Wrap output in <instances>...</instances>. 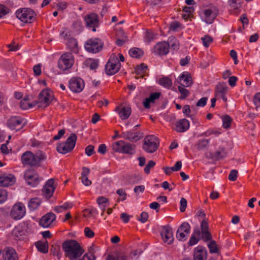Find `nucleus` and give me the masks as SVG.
<instances>
[{
    "instance_id": "nucleus-1",
    "label": "nucleus",
    "mask_w": 260,
    "mask_h": 260,
    "mask_svg": "<svg viewBox=\"0 0 260 260\" xmlns=\"http://www.w3.org/2000/svg\"><path fill=\"white\" fill-rule=\"evenodd\" d=\"M62 246L65 256L70 260H84L83 257L78 258L83 253L84 250L77 241L67 240L63 243Z\"/></svg>"
},
{
    "instance_id": "nucleus-2",
    "label": "nucleus",
    "mask_w": 260,
    "mask_h": 260,
    "mask_svg": "<svg viewBox=\"0 0 260 260\" xmlns=\"http://www.w3.org/2000/svg\"><path fill=\"white\" fill-rule=\"evenodd\" d=\"M74 61L75 58L72 53L65 52L58 59V68L62 71H68L73 67Z\"/></svg>"
},
{
    "instance_id": "nucleus-3",
    "label": "nucleus",
    "mask_w": 260,
    "mask_h": 260,
    "mask_svg": "<svg viewBox=\"0 0 260 260\" xmlns=\"http://www.w3.org/2000/svg\"><path fill=\"white\" fill-rule=\"evenodd\" d=\"M77 137L76 134H71L66 141L59 143L57 146V151L62 154L71 152L75 147Z\"/></svg>"
},
{
    "instance_id": "nucleus-4",
    "label": "nucleus",
    "mask_w": 260,
    "mask_h": 260,
    "mask_svg": "<svg viewBox=\"0 0 260 260\" xmlns=\"http://www.w3.org/2000/svg\"><path fill=\"white\" fill-rule=\"evenodd\" d=\"M16 16L22 22L30 23L35 20L36 14L31 9L23 8L16 11Z\"/></svg>"
},
{
    "instance_id": "nucleus-5",
    "label": "nucleus",
    "mask_w": 260,
    "mask_h": 260,
    "mask_svg": "<svg viewBox=\"0 0 260 260\" xmlns=\"http://www.w3.org/2000/svg\"><path fill=\"white\" fill-rule=\"evenodd\" d=\"M121 63L117 56L115 54H112L106 64V73L108 75H113L119 71Z\"/></svg>"
},
{
    "instance_id": "nucleus-6",
    "label": "nucleus",
    "mask_w": 260,
    "mask_h": 260,
    "mask_svg": "<svg viewBox=\"0 0 260 260\" xmlns=\"http://www.w3.org/2000/svg\"><path fill=\"white\" fill-rule=\"evenodd\" d=\"M158 139L155 136L149 135L146 136L144 141L143 148L147 153H153L158 148Z\"/></svg>"
},
{
    "instance_id": "nucleus-7",
    "label": "nucleus",
    "mask_w": 260,
    "mask_h": 260,
    "mask_svg": "<svg viewBox=\"0 0 260 260\" xmlns=\"http://www.w3.org/2000/svg\"><path fill=\"white\" fill-rule=\"evenodd\" d=\"M53 98V94L51 90L48 89L43 90L38 96V106L43 108L47 107L51 102Z\"/></svg>"
},
{
    "instance_id": "nucleus-8",
    "label": "nucleus",
    "mask_w": 260,
    "mask_h": 260,
    "mask_svg": "<svg viewBox=\"0 0 260 260\" xmlns=\"http://www.w3.org/2000/svg\"><path fill=\"white\" fill-rule=\"evenodd\" d=\"M26 213V209L24 205L18 202L14 204L10 212V215L15 220H19L22 218Z\"/></svg>"
},
{
    "instance_id": "nucleus-9",
    "label": "nucleus",
    "mask_w": 260,
    "mask_h": 260,
    "mask_svg": "<svg viewBox=\"0 0 260 260\" xmlns=\"http://www.w3.org/2000/svg\"><path fill=\"white\" fill-rule=\"evenodd\" d=\"M85 49L89 52L97 53L102 48L101 40L98 38H92L88 40L84 45Z\"/></svg>"
},
{
    "instance_id": "nucleus-10",
    "label": "nucleus",
    "mask_w": 260,
    "mask_h": 260,
    "mask_svg": "<svg viewBox=\"0 0 260 260\" xmlns=\"http://www.w3.org/2000/svg\"><path fill=\"white\" fill-rule=\"evenodd\" d=\"M86 26L91 29L93 31H96V27L99 25V16L95 13H90L84 17Z\"/></svg>"
},
{
    "instance_id": "nucleus-11",
    "label": "nucleus",
    "mask_w": 260,
    "mask_h": 260,
    "mask_svg": "<svg viewBox=\"0 0 260 260\" xmlns=\"http://www.w3.org/2000/svg\"><path fill=\"white\" fill-rule=\"evenodd\" d=\"M26 124V120L20 116L11 117L8 121L7 124L11 129L18 131L22 128Z\"/></svg>"
},
{
    "instance_id": "nucleus-12",
    "label": "nucleus",
    "mask_w": 260,
    "mask_h": 260,
    "mask_svg": "<svg viewBox=\"0 0 260 260\" xmlns=\"http://www.w3.org/2000/svg\"><path fill=\"white\" fill-rule=\"evenodd\" d=\"M24 179L27 184L32 187L38 185L41 180L38 174L32 170H29L25 172Z\"/></svg>"
},
{
    "instance_id": "nucleus-13",
    "label": "nucleus",
    "mask_w": 260,
    "mask_h": 260,
    "mask_svg": "<svg viewBox=\"0 0 260 260\" xmlns=\"http://www.w3.org/2000/svg\"><path fill=\"white\" fill-rule=\"evenodd\" d=\"M69 87L74 92H80L84 87V82L80 78H72L69 81Z\"/></svg>"
},
{
    "instance_id": "nucleus-14",
    "label": "nucleus",
    "mask_w": 260,
    "mask_h": 260,
    "mask_svg": "<svg viewBox=\"0 0 260 260\" xmlns=\"http://www.w3.org/2000/svg\"><path fill=\"white\" fill-rule=\"evenodd\" d=\"M218 12L215 8L206 9L203 11L202 19L208 24H212L214 19L217 16Z\"/></svg>"
},
{
    "instance_id": "nucleus-15",
    "label": "nucleus",
    "mask_w": 260,
    "mask_h": 260,
    "mask_svg": "<svg viewBox=\"0 0 260 260\" xmlns=\"http://www.w3.org/2000/svg\"><path fill=\"white\" fill-rule=\"evenodd\" d=\"M190 231V226L187 222L182 223L178 228L176 238L179 241H185Z\"/></svg>"
},
{
    "instance_id": "nucleus-16",
    "label": "nucleus",
    "mask_w": 260,
    "mask_h": 260,
    "mask_svg": "<svg viewBox=\"0 0 260 260\" xmlns=\"http://www.w3.org/2000/svg\"><path fill=\"white\" fill-rule=\"evenodd\" d=\"M16 180V177L13 174L4 173L0 174V186H12L15 183Z\"/></svg>"
},
{
    "instance_id": "nucleus-17",
    "label": "nucleus",
    "mask_w": 260,
    "mask_h": 260,
    "mask_svg": "<svg viewBox=\"0 0 260 260\" xmlns=\"http://www.w3.org/2000/svg\"><path fill=\"white\" fill-rule=\"evenodd\" d=\"M54 183L53 179H49L45 183L42 189L43 196L47 199H50L54 192L55 187L54 185Z\"/></svg>"
},
{
    "instance_id": "nucleus-18",
    "label": "nucleus",
    "mask_w": 260,
    "mask_h": 260,
    "mask_svg": "<svg viewBox=\"0 0 260 260\" xmlns=\"http://www.w3.org/2000/svg\"><path fill=\"white\" fill-rule=\"evenodd\" d=\"M55 219V214L52 212H49L41 218L40 221V224L44 228H49L53 224Z\"/></svg>"
},
{
    "instance_id": "nucleus-19",
    "label": "nucleus",
    "mask_w": 260,
    "mask_h": 260,
    "mask_svg": "<svg viewBox=\"0 0 260 260\" xmlns=\"http://www.w3.org/2000/svg\"><path fill=\"white\" fill-rule=\"evenodd\" d=\"M115 111L118 113L122 120L127 119L132 113L131 108L129 105H119L116 107Z\"/></svg>"
},
{
    "instance_id": "nucleus-20",
    "label": "nucleus",
    "mask_w": 260,
    "mask_h": 260,
    "mask_svg": "<svg viewBox=\"0 0 260 260\" xmlns=\"http://www.w3.org/2000/svg\"><path fill=\"white\" fill-rule=\"evenodd\" d=\"M21 161L23 164L30 166H37L35 160V154L30 151L24 152L21 156Z\"/></svg>"
},
{
    "instance_id": "nucleus-21",
    "label": "nucleus",
    "mask_w": 260,
    "mask_h": 260,
    "mask_svg": "<svg viewBox=\"0 0 260 260\" xmlns=\"http://www.w3.org/2000/svg\"><path fill=\"white\" fill-rule=\"evenodd\" d=\"M169 44L166 42H161L154 46V52L159 55H165L169 52Z\"/></svg>"
},
{
    "instance_id": "nucleus-22",
    "label": "nucleus",
    "mask_w": 260,
    "mask_h": 260,
    "mask_svg": "<svg viewBox=\"0 0 260 260\" xmlns=\"http://www.w3.org/2000/svg\"><path fill=\"white\" fill-rule=\"evenodd\" d=\"M161 236L165 242L171 244L174 240L172 229L169 226L163 227L161 232Z\"/></svg>"
},
{
    "instance_id": "nucleus-23",
    "label": "nucleus",
    "mask_w": 260,
    "mask_h": 260,
    "mask_svg": "<svg viewBox=\"0 0 260 260\" xmlns=\"http://www.w3.org/2000/svg\"><path fill=\"white\" fill-rule=\"evenodd\" d=\"M189 126V121L185 118H183L176 122L174 129L177 132L183 133L187 131Z\"/></svg>"
},
{
    "instance_id": "nucleus-24",
    "label": "nucleus",
    "mask_w": 260,
    "mask_h": 260,
    "mask_svg": "<svg viewBox=\"0 0 260 260\" xmlns=\"http://www.w3.org/2000/svg\"><path fill=\"white\" fill-rule=\"evenodd\" d=\"M207 251L205 247L198 246L194 248L193 252V260H206Z\"/></svg>"
},
{
    "instance_id": "nucleus-25",
    "label": "nucleus",
    "mask_w": 260,
    "mask_h": 260,
    "mask_svg": "<svg viewBox=\"0 0 260 260\" xmlns=\"http://www.w3.org/2000/svg\"><path fill=\"white\" fill-rule=\"evenodd\" d=\"M4 260H18L17 253L14 249L6 247L3 251Z\"/></svg>"
},
{
    "instance_id": "nucleus-26",
    "label": "nucleus",
    "mask_w": 260,
    "mask_h": 260,
    "mask_svg": "<svg viewBox=\"0 0 260 260\" xmlns=\"http://www.w3.org/2000/svg\"><path fill=\"white\" fill-rule=\"evenodd\" d=\"M180 86L188 87L192 84L191 77L187 72H183L178 78Z\"/></svg>"
},
{
    "instance_id": "nucleus-27",
    "label": "nucleus",
    "mask_w": 260,
    "mask_h": 260,
    "mask_svg": "<svg viewBox=\"0 0 260 260\" xmlns=\"http://www.w3.org/2000/svg\"><path fill=\"white\" fill-rule=\"evenodd\" d=\"M121 137L131 142H137L141 138V134L139 132H132L131 131L123 132L121 133Z\"/></svg>"
},
{
    "instance_id": "nucleus-28",
    "label": "nucleus",
    "mask_w": 260,
    "mask_h": 260,
    "mask_svg": "<svg viewBox=\"0 0 260 260\" xmlns=\"http://www.w3.org/2000/svg\"><path fill=\"white\" fill-rule=\"evenodd\" d=\"M64 43L66 45L67 49L72 52V53L75 54L78 53V44L77 40L75 38L72 37Z\"/></svg>"
},
{
    "instance_id": "nucleus-29",
    "label": "nucleus",
    "mask_w": 260,
    "mask_h": 260,
    "mask_svg": "<svg viewBox=\"0 0 260 260\" xmlns=\"http://www.w3.org/2000/svg\"><path fill=\"white\" fill-rule=\"evenodd\" d=\"M105 260H132V256L124 253H119L116 256L112 254H108Z\"/></svg>"
},
{
    "instance_id": "nucleus-30",
    "label": "nucleus",
    "mask_w": 260,
    "mask_h": 260,
    "mask_svg": "<svg viewBox=\"0 0 260 260\" xmlns=\"http://www.w3.org/2000/svg\"><path fill=\"white\" fill-rule=\"evenodd\" d=\"M42 203L41 200L39 198L31 199L28 203V207L29 210L35 211L37 209Z\"/></svg>"
},
{
    "instance_id": "nucleus-31",
    "label": "nucleus",
    "mask_w": 260,
    "mask_h": 260,
    "mask_svg": "<svg viewBox=\"0 0 260 260\" xmlns=\"http://www.w3.org/2000/svg\"><path fill=\"white\" fill-rule=\"evenodd\" d=\"M157 83L160 86L169 89L172 86V81L168 77H162L157 80Z\"/></svg>"
},
{
    "instance_id": "nucleus-32",
    "label": "nucleus",
    "mask_w": 260,
    "mask_h": 260,
    "mask_svg": "<svg viewBox=\"0 0 260 260\" xmlns=\"http://www.w3.org/2000/svg\"><path fill=\"white\" fill-rule=\"evenodd\" d=\"M59 37L63 40L64 43H66V41L72 38L71 35V31L66 27H62L59 32Z\"/></svg>"
},
{
    "instance_id": "nucleus-33",
    "label": "nucleus",
    "mask_w": 260,
    "mask_h": 260,
    "mask_svg": "<svg viewBox=\"0 0 260 260\" xmlns=\"http://www.w3.org/2000/svg\"><path fill=\"white\" fill-rule=\"evenodd\" d=\"M201 233L199 230H195L192 234L188 242L190 246H193L196 244L200 239Z\"/></svg>"
},
{
    "instance_id": "nucleus-34",
    "label": "nucleus",
    "mask_w": 260,
    "mask_h": 260,
    "mask_svg": "<svg viewBox=\"0 0 260 260\" xmlns=\"http://www.w3.org/2000/svg\"><path fill=\"white\" fill-rule=\"evenodd\" d=\"M25 231L22 225H19L15 227L12 231V235L19 239L25 235Z\"/></svg>"
},
{
    "instance_id": "nucleus-35",
    "label": "nucleus",
    "mask_w": 260,
    "mask_h": 260,
    "mask_svg": "<svg viewBox=\"0 0 260 260\" xmlns=\"http://www.w3.org/2000/svg\"><path fill=\"white\" fill-rule=\"evenodd\" d=\"M135 145L125 142L121 153L133 154L135 153Z\"/></svg>"
},
{
    "instance_id": "nucleus-36",
    "label": "nucleus",
    "mask_w": 260,
    "mask_h": 260,
    "mask_svg": "<svg viewBox=\"0 0 260 260\" xmlns=\"http://www.w3.org/2000/svg\"><path fill=\"white\" fill-rule=\"evenodd\" d=\"M128 53L131 57L136 58H139L144 54L143 50L138 48L130 49Z\"/></svg>"
},
{
    "instance_id": "nucleus-37",
    "label": "nucleus",
    "mask_w": 260,
    "mask_h": 260,
    "mask_svg": "<svg viewBox=\"0 0 260 260\" xmlns=\"http://www.w3.org/2000/svg\"><path fill=\"white\" fill-rule=\"evenodd\" d=\"M35 246L38 250L43 253H47L48 252V245L47 243L39 241L35 243Z\"/></svg>"
},
{
    "instance_id": "nucleus-38",
    "label": "nucleus",
    "mask_w": 260,
    "mask_h": 260,
    "mask_svg": "<svg viewBox=\"0 0 260 260\" xmlns=\"http://www.w3.org/2000/svg\"><path fill=\"white\" fill-rule=\"evenodd\" d=\"M226 155L227 152L225 149L223 147H219L218 150L214 153L213 157L217 160H219L225 157Z\"/></svg>"
},
{
    "instance_id": "nucleus-39",
    "label": "nucleus",
    "mask_w": 260,
    "mask_h": 260,
    "mask_svg": "<svg viewBox=\"0 0 260 260\" xmlns=\"http://www.w3.org/2000/svg\"><path fill=\"white\" fill-rule=\"evenodd\" d=\"M125 142L123 140L114 142L112 145L113 150L118 153H122Z\"/></svg>"
},
{
    "instance_id": "nucleus-40",
    "label": "nucleus",
    "mask_w": 260,
    "mask_h": 260,
    "mask_svg": "<svg viewBox=\"0 0 260 260\" xmlns=\"http://www.w3.org/2000/svg\"><path fill=\"white\" fill-rule=\"evenodd\" d=\"M167 43L169 44V47H171L174 50L178 49L179 48V42L176 38L173 36L170 37L168 38Z\"/></svg>"
},
{
    "instance_id": "nucleus-41",
    "label": "nucleus",
    "mask_w": 260,
    "mask_h": 260,
    "mask_svg": "<svg viewBox=\"0 0 260 260\" xmlns=\"http://www.w3.org/2000/svg\"><path fill=\"white\" fill-rule=\"evenodd\" d=\"M72 206H73V205L72 203H69L66 202V203H64L62 205L57 206L55 207L54 210L55 212H56L57 213H60L68 209L72 208Z\"/></svg>"
},
{
    "instance_id": "nucleus-42",
    "label": "nucleus",
    "mask_w": 260,
    "mask_h": 260,
    "mask_svg": "<svg viewBox=\"0 0 260 260\" xmlns=\"http://www.w3.org/2000/svg\"><path fill=\"white\" fill-rule=\"evenodd\" d=\"M116 193L119 196V198L117 199L116 202L119 203L120 201L126 200L127 198V193L125 190L123 188H119L116 191Z\"/></svg>"
},
{
    "instance_id": "nucleus-43",
    "label": "nucleus",
    "mask_w": 260,
    "mask_h": 260,
    "mask_svg": "<svg viewBox=\"0 0 260 260\" xmlns=\"http://www.w3.org/2000/svg\"><path fill=\"white\" fill-rule=\"evenodd\" d=\"M216 96H219L220 94H226L228 87L223 84H218L216 88Z\"/></svg>"
},
{
    "instance_id": "nucleus-44",
    "label": "nucleus",
    "mask_w": 260,
    "mask_h": 260,
    "mask_svg": "<svg viewBox=\"0 0 260 260\" xmlns=\"http://www.w3.org/2000/svg\"><path fill=\"white\" fill-rule=\"evenodd\" d=\"M178 91L180 93L181 95L179 97V99L181 100L185 99L187 96L189 95V91L188 90L184 88V86H178Z\"/></svg>"
},
{
    "instance_id": "nucleus-45",
    "label": "nucleus",
    "mask_w": 260,
    "mask_h": 260,
    "mask_svg": "<svg viewBox=\"0 0 260 260\" xmlns=\"http://www.w3.org/2000/svg\"><path fill=\"white\" fill-rule=\"evenodd\" d=\"M222 127L224 128H229L231 125L232 122V118L231 117L228 115H224L222 117Z\"/></svg>"
},
{
    "instance_id": "nucleus-46",
    "label": "nucleus",
    "mask_w": 260,
    "mask_h": 260,
    "mask_svg": "<svg viewBox=\"0 0 260 260\" xmlns=\"http://www.w3.org/2000/svg\"><path fill=\"white\" fill-rule=\"evenodd\" d=\"M35 160L37 161V166L38 165L41 161L45 160L46 159V155L45 153L42 151L38 152L35 154Z\"/></svg>"
},
{
    "instance_id": "nucleus-47",
    "label": "nucleus",
    "mask_w": 260,
    "mask_h": 260,
    "mask_svg": "<svg viewBox=\"0 0 260 260\" xmlns=\"http://www.w3.org/2000/svg\"><path fill=\"white\" fill-rule=\"evenodd\" d=\"M208 246L210 253H217L218 252L219 250L215 241H210V242L208 245Z\"/></svg>"
},
{
    "instance_id": "nucleus-48",
    "label": "nucleus",
    "mask_w": 260,
    "mask_h": 260,
    "mask_svg": "<svg viewBox=\"0 0 260 260\" xmlns=\"http://www.w3.org/2000/svg\"><path fill=\"white\" fill-rule=\"evenodd\" d=\"M201 40L203 45L205 47H208L213 42L212 38L208 35L205 36L201 38Z\"/></svg>"
},
{
    "instance_id": "nucleus-49",
    "label": "nucleus",
    "mask_w": 260,
    "mask_h": 260,
    "mask_svg": "<svg viewBox=\"0 0 260 260\" xmlns=\"http://www.w3.org/2000/svg\"><path fill=\"white\" fill-rule=\"evenodd\" d=\"M219 134H220V132L218 131L217 130H216L214 128H209L207 131L205 132L204 133H202L201 136H205V137H209L212 135H214L216 136H218Z\"/></svg>"
},
{
    "instance_id": "nucleus-50",
    "label": "nucleus",
    "mask_w": 260,
    "mask_h": 260,
    "mask_svg": "<svg viewBox=\"0 0 260 260\" xmlns=\"http://www.w3.org/2000/svg\"><path fill=\"white\" fill-rule=\"evenodd\" d=\"M209 144V140L202 139L198 141L197 146L199 149H204L208 146Z\"/></svg>"
},
{
    "instance_id": "nucleus-51",
    "label": "nucleus",
    "mask_w": 260,
    "mask_h": 260,
    "mask_svg": "<svg viewBox=\"0 0 260 260\" xmlns=\"http://www.w3.org/2000/svg\"><path fill=\"white\" fill-rule=\"evenodd\" d=\"M73 29L78 33L81 32L83 29V26L81 21H76L73 24Z\"/></svg>"
},
{
    "instance_id": "nucleus-52",
    "label": "nucleus",
    "mask_w": 260,
    "mask_h": 260,
    "mask_svg": "<svg viewBox=\"0 0 260 260\" xmlns=\"http://www.w3.org/2000/svg\"><path fill=\"white\" fill-rule=\"evenodd\" d=\"M8 198L7 191L3 189H0V204L5 202Z\"/></svg>"
},
{
    "instance_id": "nucleus-53",
    "label": "nucleus",
    "mask_w": 260,
    "mask_h": 260,
    "mask_svg": "<svg viewBox=\"0 0 260 260\" xmlns=\"http://www.w3.org/2000/svg\"><path fill=\"white\" fill-rule=\"evenodd\" d=\"M20 106L23 110H27L31 107V106L29 103L28 101L25 99H23L21 101Z\"/></svg>"
},
{
    "instance_id": "nucleus-54",
    "label": "nucleus",
    "mask_w": 260,
    "mask_h": 260,
    "mask_svg": "<svg viewBox=\"0 0 260 260\" xmlns=\"http://www.w3.org/2000/svg\"><path fill=\"white\" fill-rule=\"evenodd\" d=\"M155 162L153 160H150L146 165L144 168V172L147 174H149L150 172V170L154 167Z\"/></svg>"
},
{
    "instance_id": "nucleus-55",
    "label": "nucleus",
    "mask_w": 260,
    "mask_h": 260,
    "mask_svg": "<svg viewBox=\"0 0 260 260\" xmlns=\"http://www.w3.org/2000/svg\"><path fill=\"white\" fill-rule=\"evenodd\" d=\"M9 12V9L5 6L0 4V18L4 17Z\"/></svg>"
},
{
    "instance_id": "nucleus-56",
    "label": "nucleus",
    "mask_w": 260,
    "mask_h": 260,
    "mask_svg": "<svg viewBox=\"0 0 260 260\" xmlns=\"http://www.w3.org/2000/svg\"><path fill=\"white\" fill-rule=\"evenodd\" d=\"M154 36L155 35L153 32L147 30L145 34L144 38L147 42H149L154 39Z\"/></svg>"
},
{
    "instance_id": "nucleus-57",
    "label": "nucleus",
    "mask_w": 260,
    "mask_h": 260,
    "mask_svg": "<svg viewBox=\"0 0 260 260\" xmlns=\"http://www.w3.org/2000/svg\"><path fill=\"white\" fill-rule=\"evenodd\" d=\"M96 202L100 206V207L102 208L103 205L108 203V199L104 197H99L96 199Z\"/></svg>"
},
{
    "instance_id": "nucleus-58",
    "label": "nucleus",
    "mask_w": 260,
    "mask_h": 260,
    "mask_svg": "<svg viewBox=\"0 0 260 260\" xmlns=\"http://www.w3.org/2000/svg\"><path fill=\"white\" fill-rule=\"evenodd\" d=\"M253 101L256 108H260V92L256 93L254 95Z\"/></svg>"
},
{
    "instance_id": "nucleus-59",
    "label": "nucleus",
    "mask_w": 260,
    "mask_h": 260,
    "mask_svg": "<svg viewBox=\"0 0 260 260\" xmlns=\"http://www.w3.org/2000/svg\"><path fill=\"white\" fill-rule=\"evenodd\" d=\"M202 238L205 241H208L212 239V236L209 231L202 232Z\"/></svg>"
},
{
    "instance_id": "nucleus-60",
    "label": "nucleus",
    "mask_w": 260,
    "mask_h": 260,
    "mask_svg": "<svg viewBox=\"0 0 260 260\" xmlns=\"http://www.w3.org/2000/svg\"><path fill=\"white\" fill-rule=\"evenodd\" d=\"M238 173V171L236 170H231L228 177L229 179L232 181H235L237 178Z\"/></svg>"
},
{
    "instance_id": "nucleus-61",
    "label": "nucleus",
    "mask_w": 260,
    "mask_h": 260,
    "mask_svg": "<svg viewBox=\"0 0 260 260\" xmlns=\"http://www.w3.org/2000/svg\"><path fill=\"white\" fill-rule=\"evenodd\" d=\"M239 1V0H229L228 4L231 8L236 10L240 7Z\"/></svg>"
},
{
    "instance_id": "nucleus-62",
    "label": "nucleus",
    "mask_w": 260,
    "mask_h": 260,
    "mask_svg": "<svg viewBox=\"0 0 260 260\" xmlns=\"http://www.w3.org/2000/svg\"><path fill=\"white\" fill-rule=\"evenodd\" d=\"M94 153L95 151L93 146L90 145L85 148V153L87 156H90L93 154Z\"/></svg>"
},
{
    "instance_id": "nucleus-63",
    "label": "nucleus",
    "mask_w": 260,
    "mask_h": 260,
    "mask_svg": "<svg viewBox=\"0 0 260 260\" xmlns=\"http://www.w3.org/2000/svg\"><path fill=\"white\" fill-rule=\"evenodd\" d=\"M84 234L86 237L89 238H93L94 236V232L88 227L84 229Z\"/></svg>"
},
{
    "instance_id": "nucleus-64",
    "label": "nucleus",
    "mask_w": 260,
    "mask_h": 260,
    "mask_svg": "<svg viewBox=\"0 0 260 260\" xmlns=\"http://www.w3.org/2000/svg\"><path fill=\"white\" fill-rule=\"evenodd\" d=\"M148 218V214L146 212L141 213L140 217L138 218V220L140 221L142 223H145L147 221Z\"/></svg>"
}]
</instances>
